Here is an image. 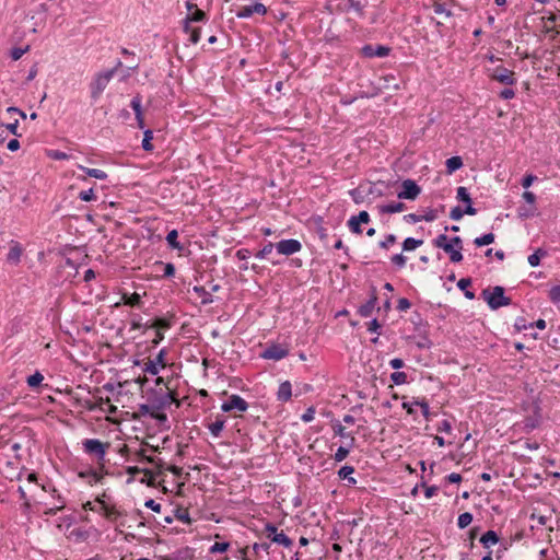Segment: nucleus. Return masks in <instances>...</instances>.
Returning a JSON list of instances; mask_svg holds the SVG:
<instances>
[{
    "label": "nucleus",
    "mask_w": 560,
    "mask_h": 560,
    "mask_svg": "<svg viewBox=\"0 0 560 560\" xmlns=\"http://www.w3.org/2000/svg\"><path fill=\"white\" fill-rule=\"evenodd\" d=\"M494 234L493 233H487V234H483L481 236H478L474 240V244L477 246V247H481V246H486V245H490L494 242Z\"/></svg>",
    "instance_id": "obj_34"
},
{
    "label": "nucleus",
    "mask_w": 560,
    "mask_h": 560,
    "mask_svg": "<svg viewBox=\"0 0 560 560\" xmlns=\"http://www.w3.org/2000/svg\"><path fill=\"white\" fill-rule=\"evenodd\" d=\"M149 325L148 323L145 324H142V318L139 314H133L132 317H131V320H130V327L132 330H139L141 328H145L148 329L149 328Z\"/></svg>",
    "instance_id": "obj_42"
},
{
    "label": "nucleus",
    "mask_w": 560,
    "mask_h": 560,
    "mask_svg": "<svg viewBox=\"0 0 560 560\" xmlns=\"http://www.w3.org/2000/svg\"><path fill=\"white\" fill-rule=\"evenodd\" d=\"M79 168L81 171H83L88 176L90 177H94L96 179H106L107 178V174L103 171V170H100V168H89V167H85V166H79Z\"/></svg>",
    "instance_id": "obj_31"
},
{
    "label": "nucleus",
    "mask_w": 560,
    "mask_h": 560,
    "mask_svg": "<svg viewBox=\"0 0 560 560\" xmlns=\"http://www.w3.org/2000/svg\"><path fill=\"white\" fill-rule=\"evenodd\" d=\"M143 372H144V373H148V374H151V375H158V373H159V368H158V365H156V362H155V361H152V360H149V361L144 364Z\"/></svg>",
    "instance_id": "obj_56"
},
{
    "label": "nucleus",
    "mask_w": 560,
    "mask_h": 560,
    "mask_svg": "<svg viewBox=\"0 0 560 560\" xmlns=\"http://www.w3.org/2000/svg\"><path fill=\"white\" fill-rule=\"evenodd\" d=\"M361 55L365 58H375V57H378V58H384V57H387L390 52V47L388 46H385V45H371V44H366L364 45L361 50H360Z\"/></svg>",
    "instance_id": "obj_6"
},
{
    "label": "nucleus",
    "mask_w": 560,
    "mask_h": 560,
    "mask_svg": "<svg viewBox=\"0 0 560 560\" xmlns=\"http://www.w3.org/2000/svg\"><path fill=\"white\" fill-rule=\"evenodd\" d=\"M471 283H472L471 278H462L457 282V288L460 291H464V295L468 300H474L475 299V293L472 291L468 290V287H470Z\"/></svg>",
    "instance_id": "obj_20"
},
{
    "label": "nucleus",
    "mask_w": 560,
    "mask_h": 560,
    "mask_svg": "<svg viewBox=\"0 0 560 560\" xmlns=\"http://www.w3.org/2000/svg\"><path fill=\"white\" fill-rule=\"evenodd\" d=\"M445 165L447 174H453L463 166V160L460 156H452L446 160Z\"/></svg>",
    "instance_id": "obj_25"
},
{
    "label": "nucleus",
    "mask_w": 560,
    "mask_h": 560,
    "mask_svg": "<svg viewBox=\"0 0 560 560\" xmlns=\"http://www.w3.org/2000/svg\"><path fill=\"white\" fill-rule=\"evenodd\" d=\"M444 252L450 255V260L452 262H460L463 260V254L462 250L454 248L452 244H448L446 248H444Z\"/></svg>",
    "instance_id": "obj_32"
},
{
    "label": "nucleus",
    "mask_w": 560,
    "mask_h": 560,
    "mask_svg": "<svg viewBox=\"0 0 560 560\" xmlns=\"http://www.w3.org/2000/svg\"><path fill=\"white\" fill-rule=\"evenodd\" d=\"M276 248V244L268 242L259 252L256 253V258L264 259Z\"/></svg>",
    "instance_id": "obj_49"
},
{
    "label": "nucleus",
    "mask_w": 560,
    "mask_h": 560,
    "mask_svg": "<svg viewBox=\"0 0 560 560\" xmlns=\"http://www.w3.org/2000/svg\"><path fill=\"white\" fill-rule=\"evenodd\" d=\"M57 504L52 508H50L46 514H49V515H55L57 513V511H60L65 508V500L58 494L57 497Z\"/></svg>",
    "instance_id": "obj_63"
},
{
    "label": "nucleus",
    "mask_w": 560,
    "mask_h": 560,
    "mask_svg": "<svg viewBox=\"0 0 560 560\" xmlns=\"http://www.w3.org/2000/svg\"><path fill=\"white\" fill-rule=\"evenodd\" d=\"M302 248V244L300 241L294 238L289 240H281L276 244V249L279 254L290 256L298 252H300Z\"/></svg>",
    "instance_id": "obj_9"
},
{
    "label": "nucleus",
    "mask_w": 560,
    "mask_h": 560,
    "mask_svg": "<svg viewBox=\"0 0 560 560\" xmlns=\"http://www.w3.org/2000/svg\"><path fill=\"white\" fill-rule=\"evenodd\" d=\"M139 413L141 416H150V417H152L154 419H159V420H166V415L155 412L152 407V404H140L139 405Z\"/></svg>",
    "instance_id": "obj_18"
},
{
    "label": "nucleus",
    "mask_w": 560,
    "mask_h": 560,
    "mask_svg": "<svg viewBox=\"0 0 560 560\" xmlns=\"http://www.w3.org/2000/svg\"><path fill=\"white\" fill-rule=\"evenodd\" d=\"M378 212L384 213H397L401 212L406 209V205L404 202H390L387 205L377 206Z\"/></svg>",
    "instance_id": "obj_16"
},
{
    "label": "nucleus",
    "mask_w": 560,
    "mask_h": 560,
    "mask_svg": "<svg viewBox=\"0 0 560 560\" xmlns=\"http://www.w3.org/2000/svg\"><path fill=\"white\" fill-rule=\"evenodd\" d=\"M433 11L436 14H445L446 16H452V14H453L452 11L447 10L445 8V4H443L441 2H434L433 3Z\"/></svg>",
    "instance_id": "obj_58"
},
{
    "label": "nucleus",
    "mask_w": 560,
    "mask_h": 560,
    "mask_svg": "<svg viewBox=\"0 0 560 560\" xmlns=\"http://www.w3.org/2000/svg\"><path fill=\"white\" fill-rule=\"evenodd\" d=\"M416 346L419 349H430L432 346V341L427 336H421L417 341Z\"/></svg>",
    "instance_id": "obj_61"
},
{
    "label": "nucleus",
    "mask_w": 560,
    "mask_h": 560,
    "mask_svg": "<svg viewBox=\"0 0 560 560\" xmlns=\"http://www.w3.org/2000/svg\"><path fill=\"white\" fill-rule=\"evenodd\" d=\"M292 397V385L289 381H284L279 385L277 392V399L281 402H287Z\"/></svg>",
    "instance_id": "obj_12"
},
{
    "label": "nucleus",
    "mask_w": 560,
    "mask_h": 560,
    "mask_svg": "<svg viewBox=\"0 0 560 560\" xmlns=\"http://www.w3.org/2000/svg\"><path fill=\"white\" fill-rule=\"evenodd\" d=\"M44 380V376L40 372L36 371L34 374L30 375L27 378H26V383L27 385L31 387V388H35L37 386L40 385V383L43 382Z\"/></svg>",
    "instance_id": "obj_40"
},
{
    "label": "nucleus",
    "mask_w": 560,
    "mask_h": 560,
    "mask_svg": "<svg viewBox=\"0 0 560 560\" xmlns=\"http://www.w3.org/2000/svg\"><path fill=\"white\" fill-rule=\"evenodd\" d=\"M505 290L501 285H495L492 291L488 288L482 290L481 298L487 302L488 306L495 311L502 306H508L512 303L509 296H505Z\"/></svg>",
    "instance_id": "obj_1"
},
{
    "label": "nucleus",
    "mask_w": 560,
    "mask_h": 560,
    "mask_svg": "<svg viewBox=\"0 0 560 560\" xmlns=\"http://www.w3.org/2000/svg\"><path fill=\"white\" fill-rule=\"evenodd\" d=\"M152 139H153V131L151 129H145L143 131V139H142V143H141V147L144 151L152 152L154 150V147L151 142Z\"/></svg>",
    "instance_id": "obj_30"
},
{
    "label": "nucleus",
    "mask_w": 560,
    "mask_h": 560,
    "mask_svg": "<svg viewBox=\"0 0 560 560\" xmlns=\"http://www.w3.org/2000/svg\"><path fill=\"white\" fill-rule=\"evenodd\" d=\"M173 512H174V517L177 518L178 521H182L183 523H186V524L191 523V518H190L187 510L179 508V509L174 510Z\"/></svg>",
    "instance_id": "obj_46"
},
{
    "label": "nucleus",
    "mask_w": 560,
    "mask_h": 560,
    "mask_svg": "<svg viewBox=\"0 0 560 560\" xmlns=\"http://www.w3.org/2000/svg\"><path fill=\"white\" fill-rule=\"evenodd\" d=\"M390 261L397 268H404L406 266V262H407V257L404 256L402 253L395 254V255H393L390 257Z\"/></svg>",
    "instance_id": "obj_53"
},
{
    "label": "nucleus",
    "mask_w": 560,
    "mask_h": 560,
    "mask_svg": "<svg viewBox=\"0 0 560 560\" xmlns=\"http://www.w3.org/2000/svg\"><path fill=\"white\" fill-rule=\"evenodd\" d=\"M28 50V46H26L25 48H21V47H14L13 49H11V52H10V56L12 58V60H19L26 51Z\"/></svg>",
    "instance_id": "obj_60"
},
{
    "label": "nucleus",
    "mask_w": 560,
    "mask_h": 560,
    "mask_svg": "<svg viewBox=\"0 0 560 560\" xmlns=\"http://www.w3.org/2000/svg\"><path fill=\"white\" fill-rule=\"evenodd\" d=\"M271 541L275 544H278V545H282L285 548H290L293 545L292 539L288 535H285L283 532L276 533L271 537Z\"/></svg>",
    "instance_id": "obj_27"
},
{
    "label": "nucleus",
    "mask_w": 560,
    "mask_h": 560,
    "mask_svg": "<svg viewBox=\"0 0 560 560\" xmlns=\"http://www.w3.org/2000/svg\"><path fill=\"white\" fill-rule=\"evenodd\" d=\"M187 22H206L207 15L205 11L196 9L191 14L187 15Z\"/></svg>",
    "instance_id": "obj_41"
},
{
    "label": "nucleus",
    "mask_w": 560,
    "mask_h": 560,
    "mask_svg": "<svg viewBox=\"0 0 560 560\" xmlns=\"http://www.w3.org/2000/svg\"><path fill=\"white\" fill-rule=\"evenodd\" d=\"M248 409L247 401L242 398L240 395L233 394L221 405V410L223 412H230L232 410H238L244 412Z\"/></svg>",
    "instance_id": "obj_5"
},
{
    "label": "nucleus",
    "mask_w": 560,
    "mask_h": 560,
    "mask_svg": "<svg viewBox=\"0 0 560 560\" xmlns=\"http://www.w3.org/2000/svg\"><path fill=\"white\" fill-rule=\"evenodd\" d=\"M57 504L52 508H50L46 514H49V515H55L57 513V511H60L65 508V500L58 494L57 497Z\"/></svg>",
    "instance_id": "obj_62"
},
{
    "label": "nucleus",
    "mask_w": 560,
    "mask_h": 560,
    "mask_svg": "<svg viewBox=\"0 0 560 560\" xmlns=\"http://www.w3.org/2000/svg\"><path fill=\"white\" fill-rule=\"evenodd\" d=\"M397 241L395 234H387L383 241L378 243V247L388 250Z\"/></svg>",
    "instance_id": "obj_44"
},
{
    "label": "nucleus",
    "mask_w": 560,
    "mask_h": 560,
    "mask_svg": "<svg viewBox=\"0 0 560 560\" xmlns=\"http://www.w3.org/2000/svg\"><path fill=\"white\" fill-rule=\"evenodd\" d=\"M413 404L421 408V412L427 420L431 419L432 413L430 412L429 404L424 398L423 399H413Z\"/></svg>",
    "instance_id": "obj_39"
},
{
    "label": "nucleus",
    "mask_w": 560,
    "mask_h": 560,
    "mask_svg": "<svg viewBox=\"0 0 560 560\" xmlns=\"http://www.w3.org/2000/svg\"><path fill=\"white\" fill-rule=\"evenodd\" d=\"M22 247L18 242H12V245L7 254V261L11 265H18L21 260Z\"/></svg>",
    "instance_id": "obj_13"
},
{
    "label": "nucleus",
    "mask_w": 560,
    "mask_h": 560,
    "mask_svg": "<svg viewBox=\"0 0 560 560\" xmlns=\"http://www.w3.org/2000/svg\"><path fill=\"white\" fill-rule=\"evenodd\" d=\"M172 323L170 319L164 317H156L152 324L149 325V328H155L156 330L170 329Z\"/></svg>",
    "instance_id": "obj_33"
},
{
    "label": "nucleus",
    "mask_w": 560,
    "mask_h": 560,
    "mask_svg": "<svg viewBox=\"0 0 560 560\" xmlns=\"http://www.w3.org/2000/svg\"><path fill=\"white\" fill-rule=\"evenodd\" d=\"M364 191V186L360 185L358 188L351 189L349 194L355 203H362L364 201V197L366 196Z\"/></svg>",
    "instance_id": "obj_36"
},
{
    "label": "nucleus",
    "mask_w": 560,
    "mask_h": 560,
    "mask_svg": "<svg viewBox=\"0 0 560 560\" xmlns=\"http://www.w3.org/2000/svg\"><path fill=\"white\" fill-rule=\"evenodd\" d=\"M114 75L115 69H108L106 71L98 72L94 75L90 84L91 98L93 101H97L100 98L101 94L104 92V90L106 89L107 84Z\"/></svg>",
    "instance_id": "obj_2"
},
{
    "label": "nucleus",
    "mask_w": 560,
    "mask_h": 560,
    "mask_svg": "<svg viewBox=\"0 0 560 560\" xmlns=\"http://www.w3.org/2000/svg\"><path fill=\"white\" fill-rule=\"evenodd\" d=\"M483 548L489 549L491 546L500 541V537L494 530H487L479 539Z\"/></svg>",
    "instance_id": "obj_14"
},
{
    "label": "nucleus",
    "mask_w": 560,
    "mask_h": 560,
    "mask_svg": "<svg viewBox=\"0 0 560 560\" xmlns=\"http://www.w3.org/2000/svg\"><path fill=\"white\" fill-rule=\"evenodd\" d=\"M456 198L464 203H471V197L464 186L457 188Z\"/></svg>",
    "instance_id": "obj_45"
},
{
    "label": "nucleus",
    "mask_w": 560,
    "mask_h": 560,
    "mask_svg": "<svg viewBox=\"0 0 560 560\" xmlns=\"http://www.w3.org/2000/svg\"><path fill=\"white\" fill-rule=\"evenodd\" d=\"M548 296H549V300H550L552 303H555V304L560 303V284H558V285H553V287L549 290Z\"/></svg>",
    "instance_id": "obj_54"
},
{
    "label": "nucleus",
    "mask_w": 560,
    "mask_h": 560,
    "mask_svg": "<svg viewBox=\"0 0 560 560\" xmlns=\"http://www.w3.org/2000/svg\"><path fill=\"white\" fill-rule=\"evenodd\" d=\"M102 504V510L104 511V515L107 520L112 522H116L118 516L122 515V512L116 510L114 506L108 508L104 501L98 500Z\"/></svg>",
    "instance_id": "obj_23"
},
{
    "label": "nucleus",
    "mask_w": 560,
    "mask_h": 560,
    "mask_svg": "<svg viewBox=\"0 0 560 560\" xmlns=\"http://www.w3.org/2000/svg\"><path fill=\"white\" fill-rule=\"evenodd\" d=\"M423 244V240H418L415 237H407L402 242V252H411L416 248L420 247Z\"/></svg>",
    "instance_id": "obj_28"
},
{
    "label": "nucleus",
    "mask_w": 560,
    "mask_h": 560,
    "mask_svg": "<svg viewBox=\"0 0 560 560\" xmlns=\"http://www.w3.org/2000/svg\"><path fill=\"white\" fill-rule=\"evenodd\" d=\"M450 242L448 237L446 234H440L438 235L433 241H432V244L434 247L436 248H441L444 250V248H446V246L448 245L447 243Z\"/></svg>",
    "instance_id": "obj_48"
},
{
    "label": "nucleus",
    "mask_w": 560,
    "mask_h": 560,
    "mask_svg": "<svg viewBox=\"0 0 560 560\" xmlns=\"http://www.w3.org/2000/svg\"><path fill=\"white\" fill-rule=\"evenodd\" d=\"M192 290L201 298L202 305H208L213 302L211 293L207 291L203 287L195 285Z\"/></svg>",
    "instance_id": "obj_29"
},
{
    "label": "nucleus",
    "mask_w": 560,
    "mask_h": 560,
    "mask_svg": "<svg viewBox=\"0 0 560 560\" xmlns=\"http://www.w3.org/2000/svg\"><path fill=\"white\" fill-rule=\"evenodd\" d=\"M472 518H474V516L471 513H469V512L462 513V514H459V516L457 518V526L460 529H464L470 525V523L472 522Z\"/></svg>",
    "instance_id": "obj_38"
},
{
    "label": "nucleus",
    "mask_w": 560,
    "mask_h": 560,
    "mask_svg": "<svg viewBox=\"0 0 560 560\" xmlns=\"http://www.w3.org/2000/svg\"><path fill=\"white\" fill-rule=\"evenodd\" d=\"M144 506L152 510L155 513H160L161 509H162V505L160 503L155 502L153 499H148L144 502Z\"/></svg>",
    "instance_id": "obj_64"
},
{
    "label": "nucleus",
    "mask_w": 560,
    "mask_h": 560,
    "mask_svg": "<svg viewBox=\"0 0 560 560\" xmlns=\"http://www.w3.org/2000/svg\"><path fill=\"white\" fill-rule=\"evenodd\" d=\"M491 79L510 86L516 83L515 73L502 66H499L493 70Z\"/></svg>",
    "instance_id": "obj_7"
},
{
    "label": "nucleus",
    "mask_w": 560,
    "mask_h": 560,
    "mask_svg": "<svg viewBox=\"0 0 560 560\" xmlns=\"http://www.w3.org/2000/svg\"><path fill=\"white\" fill-rule=\"evenodd\" d=\"M548 255L544 248H537L532 255L528 256L527 261L532 267H537L540 264V259Z\"/></svg>",
    "instance_id": "obj_26"
},
{
    "label": "nucleus",
    "mask_w": 560,
    "mask_h": 560,
    "mask_svg": "<svg viewBox=\"0 0 560 560\" xmlns=\"http://www.w3.org/2000/svg\"><path fill=\"white\" fill-rule=\"evenodd\" d=\"M349 8L352 9L357 14L362 18L364 16L365 3L360 0H348Z\"/></svg>",
    "instance_id": "obj_43"
},
{
    "label": "nucleus",
    "mask_w": 560,
    "mask_h": 560,
    "mask_svg": "<svg viewBox=\"0 0 560 560\" xmlns=\"http://www.w3.org/2000/svg\"><path fill=\"white\" fill-rule=\"evenodd\" d=\"M224 424H225V419L223 417L219 416V417H217L214 422H212L208 425V429L214 438H218V436H220V434L224 428Z\"/></svg>",
    "instance_id": "obj_22"
},
{
    "label": "nucleus",
    "mask_w": 560,
    "mask_h": 560,
    "mask_svg": "<svg viewBox=\"0 0 560 560\" xmlns=\"http://www.w3.org/2000/svg\"><path fill=\"white\" fill-rule=\"evenodd\" d=\"M390 380L395 385H402L407 383V374L396 371L390 374Z\"/></svg>",
    "instance_id": "obj_51"
},
{
    "label": "nucleus",
    "mask_w": 560,
    "mask_h": 560,
    "mask_svg": "<svg viewBox=\"0 0 560 560\" xmlns=\"http://www.w3.org/2000/svg\"><path fill=\"white\" fill-rule=\"evenodd\" d=\"M121 300L124 304L132 307H139L142 304L141 295L137 292H133L131 294L124 293Z\"/></svg>",
    "instance_id": "obj_21"
},
{
    "label": "nucleus",
    "mask_w": 560,
    "mask_h": 560,
    "mask_svg": "<svg viewBox=\"0 0 560 560\" xmlns=\"http://www.w3.org/2000/svg\"><path fill=\"white\" fill-rule=\"evenodd\" d=\"M384 187H385V185L383 182L370 183L364 192L366 196H372L373 198H380L385 195Z\"/></svg>",
    "instance_id": "obj_17"
},
{
    "label": "nucleus",
    "mask_w": 560,
    "mask_h": 560,
    "mask_svg": "<svg viewBox=\"0 0 560 560\" xmlns=\"http://www.w3.org/2000/svg\"><path fill=\"white\" fill-rule=\"evenodd\" d=\"M229 548H230V542H228V541L215 542L210 547L209 551H210V553H222V552L228 551Z\"/></svg>",
    "instance_id": "obj_52"
},
{
    "label": "nucleus",
    "mask_w": 560,
    "mask_h": 560,
    "mask_svg": "<svg viewBox=\"0 0 560 560\" xmlns=\"http://www.w3.org/2000/svg\"><path fill=\"white\" fill-rule=\"evenodd\" d=\"M155 265L163 267V277L171 278L175 275V266L172 262L156 261Z\"/></svg>",
    "instance_id": "obj_47"
},
{
    "label": "nucleus",
    "mask_w": 560,
    "mask_h": 560,
    "mask_svg": "<svg viewBox=\"0 0 560 560\" xmlns=\"http://www.w3.org/2000/svg\"><path fill=\"white\" fill-rule=\"evenodd\" d=\"M288 354L289 350L280 343H272L261 352L260 357L266 360L279 361L288 357Z\"/></svg>",
    "instance_id": "obj_8"
},
{
    "label": "nucleus",
    "mask_w": 560,
    "mask_h": 560,
    "mask_svg": "<svg viewBox=\"0 0 560 560\" xmlns=\"http://www.w3.org/2000/svg\"><path fill=\"white\" fill-rule=\"evenodd\" d=\"M255 13L259 15H265L267 13V8L260 2H256L250 5H244L240 8V10L236 12V16L238 19H247Z\"/></svg>",
    "instance_id": "obj_10"
},
{
    "label": "nucleus",
    "mask_w": 560,
    "mask_h": 560,
    "mask_svg": "<svg viewBox=\"0 0 560 560\" xmlns=\"http://www.w3.org/2000/svg\"><path fill=\"white\" fill-rule=\"evenodd\" d=\"M348 455H349V447L339 446L335 453L334 458L336 462H342L343 459L347 458Z\"/></svg>",
    "instance_id": "obj_57"
},
{
    "label": "nucleus",
    "mask_w": 560,
    "mask_h": 560,
    "mask_svg": "<svg viewBox=\"0 0 560 560\" xmlns=\"http://www.w3.org/2000/svg\"><path fill=\"white\" fill-rule=\"evenodd\" d=\"M529 324L527 323V320L524 318V317H517L515 319V323H514V328L516 331H523V330H526L527 328H529Z\"/></svg>",
    "instance_id": "obj_59"
},
{
    "label": "nucleus",
    "mask_w": 560,
    "mask_h": 560,
    "mask_svg": "<svg viewBox=\"0 0 560 560\" xmlns=\"http://www.w3.org/2000/svg\"><path fill=\"white\" fill-rule=\"evenodd\" d=\"M79 199L82 200V201H86V202L95 200L96 196L94 194L93 188L80 191L79 192Z\"/></svg>",
    "instance_id": "obj_55"
},
{
    "label": "nucleus",
    "mask_w": 560,
    "mask_h": 560,
    "mask_svg": "<svg viewBox=\"0 0 560 560\" xmlns=\"http://www.w3.org/2000/svg\"><path fill=\"white\" fill-rule=\"evenodd\" d=\"M354 472V467L345 465L338 470V477L340 479L347 480L348 485L354 486L357 483V480L351 477V475Z\"/></svg>",
    "instance_id": "obj_19"
},
{
    "label": "nucleus",
    "mask_w": 560,
    "mask_h": 560,
    "mask_svg": "<svg viewBox=\"0 0 560 560\" xmlns=\"http://www.w3.org/2000/svg\"><path fill=\"white\" fill-rule=\"evenodd\" d=\"M376 304H377L376 288L372 287L370 299L358 308V314L361 317H365V318L370 317L372 315V313L374 312V310L376 308Z\"/></svg>",
    "instance_id": "obj_11"
},
{
    "label": "nucleus",
    "mask_w": 560,
    "mask_h": 560,
    "mask_svg": "<svg viewBox=\"0 0 560 560\" xmlns=\"http://www.w3.org/2000/svg\"><path fill=\"white\" fill-rule=\"evenodd\" d=\"M178 238V232L177 230H172L167 233L166 235V242L168 244L170 247L174 248V249H182L183 246L180 245V243L177 241Z\"/></svg>",
    "instance_id": "obj_35"
},
{
    "label": "nucleus",
    "mask_w": 560,
    "mask_h": 560,
    "mask_svg": "<svg viewBox=\"0 0 560 560\" xmlns=\"http://www.w3.org/2000/svg\"><path fill=\"white\" fill-rule=\"evenodd\" d=\"M421 194V187L413 179H405L401 183V190L397 194L399 199L415 200Z\"/></svg>",
    "instance_id": "obj_4"
},
{
    "label": "nucleus",
    "mask_w": 560,
    "mask_h": 560,
    "mask_svg": "<svg viewBox=\"0 0 560 560\" xmlns=\"http://www.w3.org/2000/svg\"><path fill=\"white\" fill-rule=\"evenodd\" d=\"M347 225H348L349 230L353 234H361L362 233L361 224H360V222L357 220V218L354 215H352L348 220Z\"/></svg>",
    "instance_id": "obj_50"
},
{
    "label": "nucleus",
    "mask_w": 560,
    "mask_h": 560,
    "mask_svg": "<svg viewBox=\"0 0 560 560\" xmlns=\"http://www.w3.org/2000/svg\"><path fill=\"white\" fill-rule=\"evenodd\" d=\"M171 399H172L171 394L155 395L154 399L151 401L154 411L158 412V411L164 409L170 404Z\"/></svg>",
    "instance_id": "obj_15"
},
{
    "label": "nucleus",
    "mask_w": 560,
    "mask_h": 560,
    "mask_svg": "<svg viewBox=\"0 0 560 560\" xmlns=\"http://www.w3.org/2000/svg\"><path fill=\"white\" fill-rule=\"evenodd\" d=\"M108 443H103L98 439H86L83 441V450L86 454L95 455L98 462H104Z\"/></svg>",
    "instance_id": "obj_3"
},
{
    "label": "nucleus",
    "mask_w": 560,
    "mask_h": 560,
    "mask_svg": "<svg viewBox=\"0 0 560 560\" xmlns=\"http://www.w3.org/2000/svg\"><path fill=\"white\" fill-rule=\"evenodd\" d=\"M130 107L135 112V116L136 117H139V116L143 115V112H142V98H141L140 94H137V95H135L132 97V100L130 102Z\"/></svg>",
    "instance_id": "obj_37"
},
{
    "label": "nucleus",
    "mask_w": 560,
    "mask_h": 560,
    "mask_svg": "<svg viewBox=\"0 0 560 560\" xmlns=\"http://www.w3.org/2000/svg\"><path fill=\"white\" fill-rule=\"evenodd\" d=\"M334 433L342 439H350V446L354 443V438L346 431L345 427L339 421L332 422Z\"/></svg>",
    "instance_id": "obj_24"
}]
</instances>
